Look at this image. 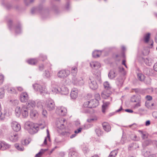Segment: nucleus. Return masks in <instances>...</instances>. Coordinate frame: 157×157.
Masks as SVG:
<instances>
[{
  "instance_id": "obj_1",
  "label": "nucleus",
  "mask_w": 157,
  "mask_h": 157,
  "mask_svg": "<svg viewBox=\"0 0 157 157\" xmlns=\"http://www.w3.org/2000/svg\"><path fill=\"white\" fill-rule=\"evenodd\" d=\"M25 127L29 133L32 134L36 133L39 129L37 125L29 121L26 122Z\"/></svg>"
},
{
  "instance_id": "obj_45",
  "label": "nucleus",
  "mask_w": 157,
  "mask_h": 157,
  "mask_svg": "<svg viewBox=\"0 0 157 157\" xmlns=\"http://www.w3.org/2000/svg\"><path fill=\"white\" fill-rule=\"evenodd\" d=\"M52 91L54 93H59L60 90H59V88H57L56 87L52 88Z\"/></svg>"
},
{
  "instance_id": "obj_43",
  "label": "nucleus",
  "mask_w": 157,
  "mask_h": 157,
  "mask_svg": "<svg viewBox=\"0 0 157 157\" xmlns=\"http://www.w3.org/2000/svg\"><path fill=\"white\" fill-rule=\"evenodd\" d=\"M43 103L41 102H38L37 104V107L40 109H43L44 108V107L43 105Z\"/></svg>"
},
{
  "instance_id": "obj_2",
  "label": "nucleus",
  "mask_w": 157,
  "mask_h": 157,
  "mask_svg": "<svg viewBox=\"0 0 157 157\" xmlns=\"http://www.w3.org/2000/svg\"><path fill=\"white\" fill-rule=\"evenodd\" d=\"M33 89L35 90L39 91L40 94H44L47 92V90L44 86H42L37 83H35L33 85Z\"/></svg>"
},
{
  "instance_id": "obj_64",
  "label": "nucleus",
  "mask_w": 157,
  "mask_h": 157,
  "mask_svg": "<svg viewBox=\"0 0 157 157\" xmlns=\"http://www.w3.org/2000/svg\"><path fill=\"white\" fill-rule=\"evenodd\" d=\"M149 142L148 140L145 141L144 143V145H148L149 144Z\"/></svg>"
},
{
  "instance_id": "obj_44",
  "label": "nucleus",
  "mask_w": 157,
  "mask_h": 157,
  "mask_svg": "<svg viewBox=\"0 0 157 157\" xmlns=\"http://www.w3.org/2000/svg\"><path fill=\"white\" fill-rule=\"evenodd\" d=\"M137 76L138 78L141 81L144 80V75L141 73H138L137 74Z\"/></svg>"
},
{
  "instance_id": "obj_18",
  "label": "nucleus",
  "mask_w": 157,
  "mask_h": 157,
  "mask_svg": "<svg viewBox=\"0 0 157 157\" xmlns=\"http://www.w3.org/2000/svg\"><path fill=\"white\" fill-rule=\"evenodd\" d=\"M90 65L92 68H94L96 69H98L101 67L100 63L97 61L91 62L90 63Z\"/></svg>"
},
{
  "instance_id": "obj_25",
  "label": "nucleus",
  "mask_w": 157,
  "mask_h": 157,
  "mask_svg": "<svg viewBox=\"0 0 157 157\" xmlns=\"http://www.w3.org/2000/svg\"><path fill=\"white\" fill-rule=\"evenodd\" d=\"M73 79V83L76 85H80L83 81L82 78L78 79L75 77H74Z\"/></svg>"
},
{
  "instance_id": "obj_38",
  "label": "nucleus",
  "mask_w": 157,
  "mask_h": 157,
  "mask_svg": "<svg viewBox=\"0 0 157 157\" xmlns=\"http://www.w3.org/2000/svg\"><path fill=\"white\" fill-rule=\"evenodd\" d=\"M117 151H113L110 153L108 157H115L117 154Z\"/></svg>"
},
{
  "instance_id": "obj_32",
  "label": "nucleus",
  "mask_w": 157,
  "mask_h": 157,
  "mask_svg": "<svg viewBox=\"0 0 157 157\" xmlns=\"http://www.w3.org/2000/svg\"><path fill=\"white\" fill-rule=\"evenodd\" d=\"M109 104V102H106L103 103V105H102V112L103 113L105 112V109Z\"/></svg>"
},
{
  "instance_id": "obj_11",
  "label": "nucleus",
  "mask_w": 157,
  "mask_h": 157,
  "mask_svg": "<svg viewBox=\"0 0 157 157\" xmlns=\"http://www.w3.org/2000/svg\"><path fill=\"white\" fill-rule=\"evenodd\" d=\"M28 109L25 105L23 106L21 108V113L24 117L25 118L28 116L29 114Z\"/></svg>"
},
{
  "instance_id": "obj_12",
  "label": "nucleus",
  "mask_w": 157,
  "mask_h": 157,
  "mask_svg": "<svg viewBox=\"0 0 157 157\" xmlns=\"http://www.w3.org/2000/svg\"><path fill=\"white\" fill-rule=\"evenodd\" d=\"M78 90L77 88H74L72 89L70 94L71 98L73 99H75L78 97Z\"/></svg>"
},
{
  "instance_id": "obj_52",
  "label": "nucleus",
  "mask_w": 157,
  "mask_h": 157,
  "mask_svg": "<svg viewBox=\"0 0 157 157\" xmlns=\"http://www.w3.org/2000/svg\"><path fill=\"white\" fill-rule=\"evenodd\" d=\"M4 80V77L2 75H0V85L3 83Z\"/></svg>"
},
{
  "instance_id": "obj_17",
  "label": "nucleus",
  "mask_w": 157,
  "mask_h": 157,
  "mask_svg": "<svg viewBox=\"0 0 157 157\" xmlns=\"http://www.w3.org/2000/svg\"><path fill=\"white\" fill-rule=\"evenodd\" d=\"M18 136L15 132L11 133L9 136L10 140L13 142L16 141L18 140Z\"/></svg>"
},
{
  "instance_id": "obj_7",
  "label": "nucleus",
  "mask_w": 157,
  "mask_h": 157,
  "mask_svg": "<svg viewBox=\"0 0 157 157\" xmlns=\"http://www.w3.org/2000/svg\"><path fill=\"white\" fill-rule=\"evenodd\" d=\"M65 123H66L65 119L63 118L59 119L56 123L57 127L60 129H64L65 128Z\"/></svg>"
},
{
  "instance_id": "obj_53",
  "label": "nucleus",
  "mask_w": 157,
  "mask_h": 157,
  "mask_svg": "<svg viewBox=\"0 0 157 157\" xmlns=\"http://www.w3.org/2000/svg\"><path fill=\"white\" fill-rule=\"evenodd\" d=\"M147 101H149L152 99V97L150 95H147L146 97Z\"/></svg>"
},
{
  "instance_id": "obj_57",
  "label": "nucleus",
  "mask_w": 157,
  "mask_h": 157,
  "mask_svg": "<svg viewBox=\"0 0 157 157\" xmlns=\"http://www.w3.org/2000/svg\"><path fill=\"white\" fill-rule=\"evenodd\" d=\"M137 101L138 100L135 99V97L134 96L132 97L131 99V101L132 102H137Z\"/></svg>"
},
{
  "instance_id": "obj_48",
  "label": "nucleus",
  "mask_w": 157,
  "mask_h": 157,
  "mask_svg": "<svg viewBox=\"0 0 157 157\" xmlns=\"http://www.w3.org/2000/svg\"><path fill=\"white\" fill-rule=\"evenodd\" d=\"M15 32L17 33H19L21 31V26L20 25L16 27L15 28Z\"/></svg>"
},
{
  "instance_id": "obj_46",
  "label": "nucleus",
  "mask_w": 157,
  "mask_h": 157,
  "mask_svg": "<svg viewBox=\"0 0 157 157\" xmlns=\"http://www.w3.org/2000/svg\"><path fill=\"white\" fill-rule=\"evenodd\" d=\"M100 99L101 98L100 94L98 93L95 94V99L94 100L99 102V101L100 100Z\"/></svg>"
},
{
  "instance_id": "obj_28",
  "label": "nucleus",
  "mask_w": 157,
  "mask_h": 157,
  "mask_svg": "<svg viewBox=\"0 0 157 157\" xmlns=\"http://www.w3.org/2000/svg\"><path fill=\"white\" fill-rule=\"evenodd\" d=\"M21 112V109L20 107H17L15 109V113L17 117H19L20 115Z\"/></svg>"
},
{
  "instance_id": "obj_21",
  "label": "nucleus",
  "mask_w": 157,
  "mask_h": 157,
  "mask_svg": "<svg viewBox=\"0 0 157 157\" xmlns=\"http://www.w3.org/2000/svg\"><path fill=\"white\" fill-rule=\"evenodd\" d=\"M90 105V101L85 102L83 104V107L85 108H87L86 110H84V112L86 113L89 112V108H91Z\"/></svg>"
},
{
  "instance_id": "obj_39",
  "label": "nucleus",
  "mask_w": 157,
  "mask_h": 157,
  "mask_svg": "<svg viewBox=\"0 0 157 157\" xmlns=\"http://www.w3.org/2000/svg\"><path fill=\"white\" fill-rule=\"evenodd\" d=\"M5 95V92L3 88H0V99L3 98Z\"/></svg>"
},
{
  "instance_id": "obj_37",
  "label": "nucleus",
  "mask_w": 157,
  "mask_h": 157,
  "mask_svg": "<svg viewBox=\"0 0 157 157\" xmlns=\"http://www.w3.org/2000/svg\"><path fill=\"white\" fill-rule=\"evenodd\" d=\"M47 136L46 137H45L44 142V145H46L47 144V138H48V140L49 141H50V135L49 133V132L48 129H47Z\"/></svg>"
},
{
  "instance_id": "obj_14",
  "label": "nucleus",
  "mask_w": 157,
  "mask_h": 157,
  "mask_svg": "<svg viewBox=\"0 0 157 157\" xmlns=\"http://www.w3.org/2000/svg\"><path fill=\"white\" fill-rule=\"evenodd\" d=\"M103 129L106 132H109L111 130V127L109 124L107 122H104L102 124Z\"/></svg>"
},
{
  "instance_id": "obj_30",
  "label": "nucleus",
  "mask_w": 157,
  "mask_h": 157,
  "mask_svg": "<svg viewBox=\"0 0 157 157\" xmlns=\"http://www.w3.org/2000/svg\"><path fill=\"white\" fill-rule=\"evenodd\" d=\"M103 85L105 88V90H109L111 89V87L108 82L106 81L104 82Z\"/></svg>"
},
{
  "instance_id": "obj_24",
  "label": "nucleus",
  "mask_w": 157,
  "mask_h": 157,
  "mask_svg": "<svg viewBox=\"0 0 157 157\" xmlns=\"http://www.w3.org/2000/svg\"><path fill=\"white\" fill-rule=\"evenodd\" d=\"M154 105V104L153 103H152L149 101H146V102L145 105L148 109H153Z\"/></svg>"
},
{
  "instance_id": "obj_10",
  "label": "nucleus",
  "mask_w": 157,
  "mask_h": 157,
  "mask_svg": "<svg viewBox=\"0 0 157 157\" xmlns=\"http://www.w3.org/2000/svg\"><path fill=\"white\" fill-rule=\"evenodd\" d=\"M111 92L110 90H104L101 94V96L104 99H107L108 98L111 101L112 98L110 97V95L111 94Z\"/></svg>"
},
{
  "instance_id": "obj_8",
  "label": "nucleus",
  "mask_w": 157,
  "mask_h": 157,
  "mask_svg": "<svg viewBox=\"0 0 157 157\" xmlns=\"http://www.w3.org/2000/svg\"><path fill=\"white\" fill-rule=\"evenodd\" d=\"M66 109L63 106H60L58 107L56 109V113L59 115L64 116L67 113Z\"/></svg>"
},
{
  "instance_id": "obj_13",
  "label": "nucleus",
  "mask_w": 157,
  "mask_h": 157,
  "mask_svg": "<svg viewBox=\"0 0 157 157\" xmlns=\"http://www.w3.org/2000/svg\"><path fill=\"white\" fill-rule=\"evenodd\" d=\"M10 147V145L4 141H0V150H4Z\"/></svg>"
},
{
  "instance_id": "obj_63",
  "label": "nucleus",
  "mask_w": 157,
  "mask_h": 157,
  "mask_svg": "<svg viewBox=\"0 0 157 157\" xmlns=\"http://www.w3.org/2000/svg\"><path fill=\"white\" fill-rule=\"evenodd\" d=\"M150 124V121L149 120H148L146 121L145 122V125L146 126H148Z\"/></svg>"
},
{
  "instance_id": "obj_6",
  "label": "nucleus",
  "mask_w": 157,
  "mask_h": 157,
  "mask_svg": "<svg viewBox=\"0 0 157 157\" xmlns=\"http://www.w3.org/2000/svg\"><path fill=\"white\" fill-rule=\"evenodd\" d=\"M29 99L28 94L26 92H22L20 95L19 99L22 103H25L28 101Z\"/></svg>"
},
{
  "instance_id": "obj_35",
  "label": "nucleus",
  "mask_w": 157,
  "mask_h": 157,
  "mask_svg": "<svg viewBox=\"0 0 157 157\" xmlns=\"http://www.w3.org/2000/svg\"><path fill=\"white\" fill-rule=\"evenodd\" d=\"M150 34L149 33L146 34L144 36V41L145 43H147L150 37Z\"/></svg>"
},
{
  "instance_id": "obj_51",
  "label": "nucleus",
  "mask_w": 157,
  "mask_h": 157,
  "mask_svg": "<svg viewBox=\"0 0 157 157\" xmlns=\"http://www.w3.org/2000/svg\"><path fill=\"white\" fill-rule=\"evenodd\" d=\"M42 110V114L45 117H46L47 116L48 113L47 111L46 110L43 109Z\"/></svg>"
},
{
  "instance_id": "obj_36",
  "label": "nucleus",
  "mask_w": 157,
  "mask_h": 157,
  "mask_svg": "<svg viewBox=\"0 0 157 157\" xmlns=\"http://www.w3.org/2000/svg\"><path fill=\"white\" fill-rule=\"evenodd\" d=\"M8 92L10 94H15L17 93L15 89L13 88H9L7 89Z\"/></svg>"
},
{
  "instance_id": "obj_62",
  "label": "nucleus",
  "mask_w": 157,
  "mask_h": 157,
  "mask_svg": "<svg viewBox=\"0 0 157 157\" xmlns=\"http://www.w3.org/2000/svg\"><path fill=\"white\" fill-rule=\"evenodd\" d=\"M119 82V83H117V84L119 85H121L123 83V80H121L120 81H119L118 79L117 80V82Z\"/></svg>"
},
{
  "instance_id": "obj_20",
  "label": "nucleus",
  "mask_w": 157,
  "mask_h": 157,
  "mask_svg": "<svg viewBox=\"0 0 157 157\" xmlns=\"http://www.w3.org/2000/svg\"><path fill=\"white\" fill-rule=\"evenodd\" d=\"M139 147V145L136 143H133L131 144L129 146L128 149L129 150H132L136 149Z\"/></svg>"
},
{
  "instance_id": "obj_61",
  "label": "nucleus",
  "mask_w": 157,
  "mask_h": 157,
  "mask_svg": "<svg viewBox=\"0 0 157 157\" xmlns=\"http://www.w3.org/2000/svg\"><path fill=\"white\" fill-rule=\"evenodd\" d=\"M17 89L18 91H21L23 90V89L22 87L21 86L17 87Z\"/></svg>"
},
{
  "instance_id": "obj_16",
  "label": "nucleus",
  "mask_w": 157,
  "mask_h": 157,
  "mask_svg": "<svg viewBox=\"0 0 157 157\" xmlns=\"http://www.w3.org/2000/svg\"><path fill=\"white\" fill-rule=\"evenodd\" d=\"M26 106L29 109L34 108L36 105V102L33 100H29L28 103L26 104Z\"/></svg>"
},
{
  "instance_id": "obj_9",
  "label": "nucleus",
  "mask_w": 157,
  "mask_h": 157,
  "mask_svg": "<svg viewBox=\"0 0 157 157\" xmlns=\"http://www.w3.org/2000/svg\"><path fill=\"white\" fill-rule=\"evenodd\" d=\"M11 126L13 130L16 132L19 131L21 128L20 124L15 121H13L12 122Z\"/></svg>"
},
{
  "instance_id": "obj_23",
  "label": "nucleus",
  "mask_w": 157,
  "mask_h": 157,
  "mask_svg": "<svg viewBox=\"0 0 157 157\" xmlns=\"http://www.w3.org/2000/svg\"><path fill=\"white\" fill-rule=\"evenodd\" d=\"M78 153L73 149H71L69 152V157H78Z\"/></svg>"
},
{
  "instance_id": "obj_60",
  "label": "nucleus",
  "mask_w": 157,
  "mask_h": 157,
  "mask_svg": "<svg viewBox=\"0 0 157 157\" xmlns=\"http://www.w3.org/2000/svg\"><path fill=\"white\" fill-rule=\"evenodd\" d=\"M153 68L154 70L157 72V62L154 64Z\"/></svg>"
},
{
  "instance_id": "obj_49",
  "label": "nucleus",
  "mask_w": 157,
  "mask_h": 157,
  "mask_svg": "<svg viewBox=\"0 0 157 157\" xmlns=\"http://www.w3.org/2000/svg\"><path fill=\"white\" fill-rule=\"evenodd\" d=\"M137 102V103L134 105V109H137L139 107H140L141 105L140 102L139 100H138L137 102Z\"/></svg>"
},
{
  "instance_id": "obj_15",
  "label": "nucleus",
  "mask_w": 157,
  "mask_h": 157,
  "mask_svg": "<svg viewBox=\"0 0 157 157\" xmlns=\"http://www.w3.org/2000/svg\"><path fill=\"white\" fill-rule=\"evenodd\" d=\"M59 89L60 90L59 93L62 94L66 95L69 93L68 89L64 86H63L61 88H59Z\"/></svg>"
},
{
  "instance_id": "obj_19",
  "label": "nucleus",
  "mask_w": 157,
  "mask_h": 157,
  "mask_svg": "<svg viewBox=\"0 0 157 157\" xmlns=\"http://www.w3.org/2000/svg\"><path fill=\"white\" fill-rule=\"evenodd\" d=\"M38 114L37 111L35 110H32L30 112L31 117L33 119H35L37 117Z\"/></svg>"
},
{
  "instance_id": "obj_34",
  "label": "nucleus",
  "mask_w": 157,
  "mask_h": 157,
  "mask_svg": "<svg viewBox=\"0 0 157 157\" xmlns=\"http://www.w3.org/2000/svg\"><path fill=\"white\" fill-rule=\"evenodd\" d=\"M77 72V67H72L71 71V74L73 76H75L76 73Z\"/></svg>"
},
{
  "instance_id": "obj_5",
  "label": "nucleus",
  "mask_w": 157,
  "mask_h": 157,
  "mask_svg": "<svg viewBox=\"0 0 157 157\" xmlns=\"http://www.w3.org/2000/svg\"><path fill=\"white\" fill-rule=\"evenodd\" d=\"M70 74L69 71L63 70L59 71L57 73V75L59 78H64L67 77Z\"/></svg>"
},
{
  "instance_id": "obj_55",
  "label": "nucleus",
  "mask_w": 157,
  "mask_h": 157,
  "mask_svg": "<svg viewBox=\"0 0 157 157\" xmlns=\"http://www.w3.org/2000/svg\"><path fill=\"white\" fill-rule=\"evenodd\" d=\"M129 126L130 128H132V129H134L136 128L137 125L136 124H132L130 125Z\"/></svg>"
},
{
  "instance_id": "obj_40",
  "label": "nucleus",
  "mask_w": 157,
  "mask_h": 157,
  "mask_svg": "<svg viewBox=\"0 0 157 157\" xmlns=\"http://www.w3.org/2000/svg\"><path fill=\"white\" fill-rule=\"evenodd\" d=\"M59 133L61 135L66 136H69L71 133L70 132H69L67 131H63L61 132H59Z\"/></svg>"
},
{
  "instance_id": "obj_59",
  "label": "nucleus",
  "mask_w": 157,
  "mask_h": 157,
  "mask_svg": "<svg viewBox=\"0 0 157 157\" xmlns=\"http://www.w3.org/2000/svg\"><path fill=\"white\" fill-rule=\"evenodd\" d=\"M44 69V66L43 64L40 65L39 66V69L40 71H42Z\"/></svg>"
},
{
  "instance_id": "obj_54",
  "label": "nucleus",
  "mask_w": 157,
  "mask_h": 157,
  "mask_svg": "<svg viewBox=\"0 0 157 157\" xmlns=\"http://www.w3.org/2000/svg\"><path fill=\"white\" fill-rule=\"evenodd\" d=\"M82 130V128H80L77 130H76L74 132L75 134H77L81 132Z\"/></svg>"
},
{
  "instance_id": "obj_27",
  "label": "nucleus",
  "mask_w": 157,
  "mask_h": 157,
  "mask_svg": "<svg viewBox=\"0 0 157 157\" xmlns=\"http://www.w3.org/2000/svg\"><path fill=\"white\" fill-rule=\"evenodd\" d=\"M116 76V74L114 70H111L108 76L109 78L113 79Z\"/></svg>"
},
{
  "instance_id": "obj_31",
  "label": "nucleus",
  "mask_w": 157,
  "mask_h": 157,
  "mask_svg": "<svg viewBox=\"0 0 157 157\" xmlns=\"http://www.w3.org/2000/svg\"><path fill=\"white\" fill-rule=\"evenodd\" d=\"M48 150L47 149H41L40 151L36 155L35 157H40L46 151Z\"/></svg>"
},
{
  "instance_id": "obj_42",
  "label": "nucleus",
  "mask_w": 157,
  "mask_h": 157,
  "mask_svg": "<svg viewBox=\"0 0 157 157\" xmlns=\"http://www.w3.org/2000/svg\"><path fill=\"white\" fill-rule=\"evenodd\" d=\"M14 146L19 151H23L24 148L22 146H20L17 144H15Z\"/></svg>"
},
{
  "instance_id": "obj_58",
  "label": "nucleus",
  "mask_w": 157,
  "mask_h": 157,
  "mask_svg": "<svg viewBox=\"0 0 157 157\" xmlns=\"http://www.w3.org/2000/svg\"><path fill=\"white\" fill-rule=\"evenodd\" d=\"M83 150L84 153H86L88 151H89V149H88L86 147L84 148H83Z\"/></svg>"
},
{
  "instance_id": "obj_4",
  "label": "nucleus",
  "mask_w": 157,
  "mask_h": 157,
  "mask_svg": "<svg viewBox=\"0 0 157 157\" xmlns=\"http://www.w3.org/2000/svg\"><path fill=\"white\" fill-rule=\"evenodd\" d=\"M46 106L47 109L48 111H52L55 108V105L54 101L50 100L46 101Z\"/></svg>"
},
{
  "instance_id": "obj_41",
  "label": "nucleus",
  "mask_w": 157,
  "mask_h": 157,
  "mask_svg": "<svg viewBox=\"0 0 157 157\" xmlns=\"http://www.w3.org/2000/svg\"><path fill=\"white\" fill-rule=\"evenodd\" d=\"M95 131L97 135L99 136H101L102 134V131L99 128H96L95 130Z\"/></svg>"
},
{
  "instance_id": "obj_3",
  "label": "nucleus",
  "mask_w": 157,
  "mask_h": 157,
  "mask_svg": "<svg viewBox=\"0 0 157 157\" xmlns=\"http://www.w3.org/2000/svg\"><path fill=\"white\" fill-rule=\"evenodd\" d=\"M88 82L89 86L90 89L93 90H95L98 88V85L94 78L92 76L90 77Z\"/></svg>"
},
{
  "instance_id": "obj_22",
  "label": "nucleus",
  "mask_w": 157,
  "mask_h": 157,
  "mask_svg": "<svg viewBox=\"0 0 157 157\" xmlns=\"http://www.w3.org/2000/svg\"><path fill=\"white\" fill-rule=\"evenodd\" d=\"M90 106L92 108L95 107L99 105V102L94 100H90Z\"/></svg>"
},
{
  "instance_id": "obj_26",
  "label": "nucleus",
  "mask_w": 157,
  "mask_h": 157,
  "mask_svg": "<svg viewBox=\"0 0 157 157\" xmlns=\"http://www.w3.org/2000/svg\"><path fill=\"white\" fill-rule=\"evenodd\" d=\"M27 62L29 64L34 65L37 63L38 60L36 59H28Z\"/></svg>"
},
{
  "instance_id": "obj_50",
  "label": "nucleus",
  "mask_w": 157,
  "mask_h": 157,
  "mask_svg": "<svg viewBox=\"0 0 157 157\" xmlns=\"http://www.w3.org/2000/svg\"><path fill=\"white\" fill-rule=\"evenodd\" d=\"M34 0H24V2L26 5H28L34 2Z\"/></svg>"
},
{
  "instance_id": "obj_33",
  "label": "nucleus",
  "mask_w": 157,
  "mask_h": 157,
  "mask_svg": "<svg viewBox=\"0 0 157 157\" xmlns=\"http://www.w3.org/2000/svg\"><path fill=\"white\" fill-rule=\"evenodd\" d=\"M43 75L44 76V78H48L51 76V75L49 71L45 70L43 74Z\"/></svg>"
},
{
  "instance_id": "obj_56",
  "label": "nucleus",
  "mask_w": 157,
  "mask_h": 157,
  "mask_svg": "<svg viewBox=\"0 0 157 157\" xmlns=\"http://www.w3.org/2000/svg\"><path fill=\"white\" fill-rule=\"evenodd\" d=\"M152 114L154 118L156 119L157 118V112L155 111L153 112L152 113Z\"/></svg>"
},
{
  "instance_id": "obj_47",
  "label": "nucleus",
  "mask_w": 157,
  "mask_h": 157,
  "mask_svg": "<svg viewBox=\"0 0 157 157\" xmlns=\"http://www.w3.org/2000/svg\"><path fill=\"white\" fill-rule=\"evenodd\" d=\"M97 120V118L96 117L89 118L87 120V121L88 122H92L94 121H96Z\"/></svg>"
},
{
  "instance_id": "obj_29",
  "label": "nucleus",
  "mask_w": 157,
  "mask_h": 157,
  "mask_svg": "<svg viewBox=\"0 0 157 157\" xmlns=\"http://www.w3.org/2000/svg\"><path fill=\"white\" fill-rule=\"evenodd\" d=\"M101 54L100 51L95 50L93 52V56L94 58H98L99 57Z\"/></svg>"
}]
</instances>
